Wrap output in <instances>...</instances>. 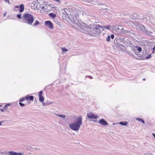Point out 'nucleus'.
I'll use <instances>...</instances> for the list:
<instances>
[{"mask_svg":"<svg viewBox=\"0 0 155 155\" xmlns=\"http://www.w3.org/2000/svg\"><path fill=\"white\" fill-rule=\"evenodd\" d=\"M98 123L100 124L105 126L109 124L104 119H101L98 121Z\"/></svg>","mask_w":155,"mask_h":155,"instance_id":"f8f14e48","label":"nucleus"},{"mask_svg":"<svg viewBox=\"0 0 155 155\" xmlns=\"http://www.w3.org/2000/svg\"><path fill=\"white\" fill-rule=\"evenodd\" d=\"M110 25H108L107 26H102V28H106L108 30H110Z\"/></svg>","mask_w":155,"mask_h":155,"instance_id":"a878e982","label":"nucleus"},{"mask_svg":"<svg viewBox=\"0 0 155 155\" xmlns=\"http://www.w3.org/2000/svg\"><path fill=\"white\" fill-rule=\"evenodd\" d=\"M45 26L48 27L51 29L53 28V25L50 21L48 20L45 21Z\"/></svg>","mask_w":155,"mask_h":155,"instance_id":"9d476101","label":"nucleus"},{"mask_svg":"<svg viewBox=\"0 0 155 155\" xmlns=\"http://www.w3.org/2000/svg\"><path fill=\"white\" fill-rule=\"evenodd\" d=\"M119 124L121 125L126 126L128 124V122L127 121H121L119 122Z\"/></svg>","mask_w":155,"mask_h":155,"instance_id":"412c9836","label":"nucleus"},{"mask_svg":"<svg viewBox=\"0 0 155 155\" xmlns=\"http://www.w3.org/2000/svg\"><path fill=\"white\" fill-rule=\"evenodd\" d=\"M43 104L44 105H47L48 104V103L47 104H45V103H43Z\"/></svg>","mask_w":155,"mask_h":155,"instance_id":"8fccbe9b","label":"nucleus"},{"mask_svg":"<svg viewBox=\"0 0 155 155\" xmlns=\"http://www.w3.org/2000/svg\"><path fill=\"white\" fill-rule=\"evenodd\" d=\"M21 14H19L18 15H17L16 16L17 18L19 19H21Z\"/></svg>","mask_w":155,"mask_h":155,"instance_id":"c85d7f7f","label":"nucleus"},{"mask_svg":"<svg viewBox=\"0 0 155 155\" xmlns=\"http://www.w3.org/2000/svg\"><path fill=\"white\" fill-rule=\"evenodd\" d=\"M140 28L141 31L144 32L147 35H151V34L153 33L152 32L148 31L143 25H141L140 26Z\"/></svg>","mask_w":155,"mask_h":155,"instance_id":"423d86ee","label":"nucleus"},{"mask_svg":"<svg viewBox=\"0 0 155 155\" xmlns=\"http://www.w3.org/2000/svg\"><path fill=\"white\" fill-rule=\"evenodd\" d=\"M16 8H17V9H18L19 8V12H22L24 9V5L23 4L20 5L19 6H16L14 7V10L15 11H18V9H16Z\"/></svg>","mask_w":155,"mask_h":155,"instance_id":"1a4fd4ad","label":"nucleus"},{"mask_svg":"<svg viewBox=\"0 0 155 155\" xmlns=\"http://www.w3.org/2000/svg\"><path fill=\"white\" fill-rule=\"evenodd\" d=\"M126 41L127 45H129V46L132 47L134 45L132 44V43L128 39H126Z\"/></svg>","mask_w":155,"mask_h":155,"instance_id":"aec40b11","label":"nucleus"},{"mask_svg":"<svg viewBox=\"0 0 155 155\" xmlns=\"http://www.w3.org/2000/svg\"><path fill=\"white\" fill-rule=\"evenodd\" d=\"M152 135H153L154 137L155 138V134L153 133H152Z\"/></svg>","mask_w":155,"mask_h":155,"instance_id":"a18cd8bd","label":"nucleus"},{"mask_svg":"<svg viewBox=\"0 0 155 155\" xmlns=\"http://www.w3.org/2000/svg\"><path fill=\"white\" fill-rule=\"evenodd\" d=\"M143 81H145V80H146V79H145V78H143Z\"/></svg>","mask_w":155,"mask_h":155,"instance_id":"3c124183","label":"nucleus"},{"mask_svg":"<svg viewBox=\"0 0 155 155\" xmlns=\"http://www.w3.org/2000/svg\"><path fill=\"white\" fill-rule=\"evenodd\" d=\"M5 0V2L7 3H8L9 4H10V2H9V0Z\"/></svg>","mask_w":155,"mask_h":155,"instance_id":"58836bf2","label":"nucleus"},{"mask_svg":"<svg viewBox=\"0 0 155 155\" xmlns=\"http://www.w3.org/2000/svg\"><path fill=\"white\" fill-rule=\"evenodd\" d=\"M8 153L10 155H22L21 153H17L15 152L10 151L8 152Z\"/></svg>","mask_w":155,"mask_h":155,"instance_id":"4468645a","label":"nucleus"},{"mask_svg":"<svg viewBox=\"0 0 155 155\" xmlns=\"http://www.w3.org/2000/svg\"><path fill=\"white\" fill-rule=\"evenodd\" d=\"M121 48V49L122 50H123V49H122V48Z\"/></svg>","mask_w":155,"mask_h":155,"instance_id":"bf43d9fd","label":"nucleus"},{"mask_svg":"<svg viewBox=\"0 0 155 155\" xmlns=\"http://www.w3.org/2000/svg\"><path fill=\"white\" fill-rule=\"evenodd\" d=\"M125 38H122L120 39V42H121L125 44L126 43V40H125Z\"/></svg>","mask_w":155,"mask_h":155,"instance_id":"5701e85b","label":"nucleus"},{"mask_svg":"<svg viewBox=\"0 0 155 155\" xmlns=\"http://www.w3.org/2000/svg\"><path fill=\"white\" fill-rule=\"evenodd\" d=\"M52 104V103H49L48 104Z\"/></svg>","mask_w":155,"mask_h":155,"instance_id":"6e6d98bb","label":"nucleus"},{"mask_svg":"<svg viewBox=\"0 0 155 155\" xmlns=\"http://www.w3.org/2000/svg\"><path fill=\"white\" fill-rule=\"evenodd\" d=\"M133 51L135 54H137L136 53V51L135 49H133Z\"/></svg>","mask_w":155,"mask_h":155,"instance_id":"de8ad7c7","label":"nucleus"},{"mask_svg":"<svg viewBox=\"0 0 155 155\" xmlns=\"http://www.w3.org/2000/svg\"><path fill=\"white\" fill-rule=\"evenodd\" d=\"M68 12L70 16H68V19L70 21L68 22V27L73 28L75 26H78V24L80 22L79 21H81L79 19L80 11L76 8L71 5L68 6ZM69 14L68 13V15Z\"/></svg>","mask_w":155,"mask_h":155,"instance_id":"f257e3e1","label":"nucleus"},{"mask_svg":"<svg viewBox=\"0 0 155 155\" xmlns=\"http://www.w3.org/2000/svg\"><path fill=\"white\" fill-rule=\"evenodd\" d=\"M110 38H111V39H113L114 38V34H111L110 35Z\"/></svg>","mask_w":155,"mask_h":155,"instance_id":"e433bc0d","label":"nucleus"},{"mask_svg":"<svg viewBox=\"0 0 155 155\" xmlns=\"http://www.w3.org/2000/svg\"><path fill=\"white\" fill-rule=\"evenodd\" d=\"M43 91H40L38 93L39 100L41 102H43L44 100V98L42 96Z\"/></svg>","mask_w":155,"mask_h":155,"instance_id":"ddd939ff","label":"nucleus"},{"mask_svg":"<svg viewBox=\"0 0 155 155\" xmlns=\"http://www.w3.org/2000/svg\"><path fill=\"white\" fill-rule=\"evenodd\" d=\"M102 28V26L99 25H91V34L97 35L101 33L100 28Z\"/></svg>","mask_w":155,"mask_h":155,"instance_id":"39448f33","label":"nucleus"},{"mask_svg":"<svg viewBox=\"0 0 155 155\" xmlns=\"http://www.w3.org/2000/svg\"><path fill=\"white\" fill-rule=\"evenodd\" d=\"M82 1H84L85 2H87V3H89V0H82Z\"/></svg>","mask_w":155,"mask_h":155,"instance_id":"ea45409f","label":"nucleus"},{"mask_svg":"<svg viewBox=\"0 0 155 155\" xmlns=\"http://www.w3.org/2000/svg\"><path fill=\"white\" fill-rule=\"evenodd\" d=\"M145 18L146 19H147V18H143V20H144Z\"/></svg>","mask_w":155,"mask_h":155,"instance_id":"5fc2aeb1","label":"nucleus"},{"mask_svg":"<svg viewBox=\"0 0 155 155\" xmlns=\"http://www.w3.org/2000/svg\"><path fill=\"white\" fill-rule=\"evenodd\" d=\"M2 123V122L0 121V125H2V124H1Z\"/></svg>","mask_w":155,"mask_h":155,"instance_id":"603ef678","label":"nucleus"},{"mask_svg":"<svg viewBox=\"0 0 155 155\" xmlns=\"http://www.w3.org/2000/svg\"><path fill=\"white\" fill-rule=\"evenodd\" d=\"M136 59H139V58H136Z\"/></svg>","mask_w":155,"mask_h":155,"instance_id":"13d9d810","label":"nucleus"},{"mask_svg":"<svg viewBox=\"0 0 155 155\" xmlns=\"http://www.w3.org/2000/svg\"><path fill=\"white\" fill-rule=\"evenodd\" d=\"M22 20L26 24L29 25H32L34 21V18L32 15L29 13H25L23 15Z\"/></svg>","mask_w":155,"mask_h":155,"instance_id":"20e7f679","label":"nucleus"},{"mask_svg":"<svg viewBox=\"0 0 155 155\" xmlns=\"http://www.w3.org/2000/svg\"><path fill=\"white\" fill-rule=\"evenodd\" d=\"M136 120L139 121L140 122L143 124H145V122L144 120L140 118H136Z\"/></svg>","mask_w":155,"mask_h":155,"instance_id":"6ab92c4d","label":"nucleus"},{"mask_svg":"<svg viewBox=\"0 0 155 155\" xmlns=\"http://www.w3.org/2000/svg\"><path fill=\"white\" fill-rule=\"evenodd\" d=\"M49 6L51 7L52 8H54L53 5L52 4H49Z\"/></svg>","mask_w":155,"mask_h":155,"instance_id":"37998d69","label":"nucleus"},{"mask_svg":"<svg viewBox=\"0 0 155 155\" xmlns=\"http://www.w3.org/2000/svg\"><path fill=\"white\" fill-rule=\"evenodd\" d=\"M49 15L50 17L53 18H54L56 17V15L52 13H50Z\"/></svg>","mask_w":155,"mask_h":155,"instance_id":"4be33fe9","label":"nucleus"},{"mask_svg":"<svg viewBox=\"0 0 155 155\" xmlns=\"http://www.w3.org/2000/svg\"><path fill=\"white\" fill-rule=\"evenodd\" d=\"M55 2H59V3H61V2L60 1V0H53Z\"/></svg>","mask_w":155,"mask_h":155,"instance_id":"79ce46f5","label":"nucleus"},{"mask_svg":"<svg viewBox=\"0 0 155 155\" xmlns=\"http://www.w3.org/2000/svg\"><path fill=\"white\" fill-rule=\"evenodd\" d=\"M6 13H4L3 14L4 17H5L6 16Z\"/></svg>","mask_w":155,"mask_h":155,"instance_id":"09e8293b","label":"nucleus"},{"mask_svg":"<svg viewBox=\"0 0 155 155\" xmlns=\"http://www.w3.org/2000/svg\"><path fill=\"white\" fill-rule=\"evenodd\" d=\"M123 30V32L125 34H129L130 35H134V33H133L131 32L130 31L127 30H124L123 28L121 29V31H122V30Z\"/></svg>","mask_w":155,"mask_h":155,"instance_id":"2eb2a0df","label":"nucleus"},{"mask_svg":"<svg viewBox=\"0 0 155 155\" xmlns=\"http://www.w3.org/2000/svg\"><path fill=\"white\" fill-rule=\"evenodd\" d=\"M2 106V105H0V107Z\"/></svg>","mask_w":155,"mask_h":155,"instance_id":"4d7b16f0","label":"nucleus"},{"mask_svg":"<svg viewBox=\"0 0 155 155\" xmlns=\"http://www.w3.org/2000/svg\"><path fill=\"white\" fill-rule=\"evenodd\" d=\"M82 123V117L80 116L77 117L74 122L69 124L70 128L72 130L78 131Z\"/></svg>","mask_w":155,"mask_h":155,"instance_id":"f03ea898","label":"nucleus"},{"mask_svg":"<svg viewBox=\"0 0 155 155\" xmlns=\"http://www.w3.org/2000/svg\"><path fill=\"white\" fill-rule=\"evenodd\" d=\"M85 78H90V79H92L93 78L91 76H90V75L86 76L85 77Z\"/></svg>","mask_w":155,"mask_h":155,"instance_id":"c9c22d12","label":"nucleus"},{"mask_svg":"<svg viewBox=\"0 0 155 155\" xmlns=\"http://www.w3.org/2000/svg\"><path fill=\"white\" fill-rule=\"evenodd\" d=\"M32 4L34 5V9L35 8L37 10H39L40 9V6H41V5L40 4L39 5V3L38 2V1L37 0H35L32 2Z\"/></svg>","mask_w":155,"mask_h":155,"instance_id":"6e6552de","label":"nucleus"},{"mask_svg":"<svg viewBox=\"0 0 155 155\" xmlns=\"http://www.w3.org/2000/svg\"><path fill=\"white\" fill-rule=\"evenodd\" d=\"M34 96L32 95L30 96L29 95H28L25 97V99L26 100H29L32 101L34 100Z\"/></svg>","mask_w":155,"mask_h":155,"instance_id":"dca6fc26","label":"nucleus"},{"mask_svg":"<svg viewBox=\"0 0 155 155\" xmlns=\"http://www.w3.org/2000/svg\"><path fill=\"white\" fill-rule=\"evenodd\" d=\"M153 155L152 154H146V155Z\"/></svg>","mask_w":155,"mask_h":155,"instance_id":"864d4df0","label":"nucleus"},{"mask_svg":"<svg viewBox=\"0 0 155 155\" xmlns=\"http://www.w3.org/2000/svg\"><path fill=\"white\" fill-rule=\"evenodd\" d=\"M153 51H152V53H153L155 51V46L153 47L152 48Z\"/></svg>","mask_w":155,"mask_h":155,"instance_id":"4c0bfd02","label":"nucleus"},{"mask_svg":"<svg viewBox=\"0 0 155 155\" xmlns=\"http://www.w3.org/2000/svg\"><path fill=\"white\" fill-rule=\"evenodd\" d=\"M68 9L66 8H65L63 9V15L62 18L64 19L66 21H67V19L68 18Z\"/></svg>","mask_w":155,"mask_h":155,"instance_id":"0eeeda50","label":"nucleus"},{"mask_svg":"<svg viewBox=\"0 0 155 155\" xmlns=\"http://www.w3.org/2000/svg\"><path fill=\"white\" fill-rule=\"evenodd\" d=\"M8 107L6 106V105H5V106L3 107V108L5 109H6Z\"/></svg>","mask_w":155,"mask_h":155,"instance_id":"a19ab883","label":"nucleus"},{"mask_svg":"<svg viewBox=\"0 0 155 155\" xmlns=\"http://www.w3.org/2000/svg\"><path fill=\"white\" fill-rule=\"evenodd\" d=\"M117 45L119 47H120V48H121V47H122L124 48H125V47L123 45H122L121 44H120V43H118Z\"/></svg>","mask_w":155,"mask_h":155,"instance_id":"cd10ccee","label":"nucleus"},{"mask_svg":"<svg viewBox=\"0 0 155 155\" xmlns=\"http://www.w3.org/2000/svg\"><path fill=\"white\" fill-rule=\"evenodd\" d=\"M90 2L89 3H91L93 5H95V3H98L99 2V1L98 0H89Z\"/></svg>","mask_w":155,"mask_h":155,"instance_id":"a211bd4d","label":"nucleus"},{"mask_svg":"<svg viewBox=\"0 0 155 155\" xmlns=\"http://www.w3.org/2000/svg\"><path fill=\"white\" fill-rule=\"evenodd\" d=\"M40 9L41 8V9L42 10V9H44V11H45V12H46L47 11L45 10L46 9H45V7L44 6H40Z\"/></svg>","mask_w":155,"mask_h":155,"instance_id":"72a5a7b5","label":"nucleus"},{"mask_svg":"<svg viewBox=\"0 0 155 155\" xmlns=\"http://www.w3.org/2000/svg\"><path fill=\"white\" fill-rule=\"evenodd\" d=\"M0 110L2 112L4 111L3 109H0Z\"/></svg>","mask_w":155,"mask_h":155,"instance_id":"49530a36","label":"nucleus"},{"mask_svg":"<svg viewBox=\"0 0 155 155\" xmlns=\"http://www.w3.org/2000/svg\"><path fill=\"white\" fill-rule=\"evenodd\" d=\"M19 104L20 106L22 107H24L25 106V104L22 103L21 102H19Z\"/></svg>","mask_w":155,"mask_h":155,"instance_id":"2f4dec72","label":"nucleus"},{"mask_svg":"<svg viewBox=\"0 0 155 155\" xmlns=\"http://www.w3.org/2000/svg\"><path fill=\"white\" fill-rule=\"evenodd\" d=\"M87 117L90 119H96L98 117V116L97 115H95L91 112L87 114Z\"/></svg>","mask_w":155,"mask_h":155,"instance_id":"9b49d317","label":"nucleus"},{"mask_svg":"<svg viewBox=\"0 0 155 155\" xmlns=\"http://www.w3.org/2000/svg\"><path fill=\"white\" fill-rule=\"evenodd\" d=\"M80 22L78 24V26H75L73 28L79 30L81 32L91 34V25L90 27L86 26L85 24L83 23L81 21H79Z\"/></svg>","mask_w":155,"mask_h":155,"instance_id":"7ed1b4c3","label":"nucleus"},{"mask_svg":"<svg viewBox=\"0 0 155 155\" xmlns=\"http://www.w3.org/2000/svg\"><path fill=\"white\" fill-rule=\"evenodd\" d=\"M135 48L136 50H137L138 51L139 53H140L142 51V48L140 46H136L135 47Z\"/></svg>","mask_w":155,"mask_h":155,"instance_id":"f3484780","label":"nucleus"},{"mask_svg":"<svg viewBox=\"0 0 155 155\" xmlns=\"http://www.w3.org/2000/svg\"><path fill=\"white\" fill-rule=\"evenodd\" d=\"M151 54H149L148 56H147L145 58L146 59H149L151 58Z\"/></svg>","mask_w":155,"mask_h":155,"instance_id":"c756f323","label":"nucleus"},{"mask_svg":"<svg viewBox=\"0 0 155 155\" xmlns=\"http://www.w3.org/2000/svg\"><path fill=\"white\" fill-rule=\"evenodd\" d=\"M110 36L109 35L108 36L107 39L106 41L108 42H109L110 41Z\"/></svg>","mask_w":155,"mask_h":155,"instance_id":"473e14b6","label":"nucleus"},{"mask_svg":"<svg viewBox=\"0 0 155 155\" xmlns=\"http://www.w3.org/2000/svg\"><path fill=\"white\" fill-rule=\"evenodd\" d=\"M98 5H105L106 6H107V5H106L105 3H98Z\"/></svg>","mask_w":155,"mask_h":155,"instance_id":"f704fd0d","label":"nucleus"},{"mask_svg":"<svg viewBox=\"0 0 155 155\" xmlns=\"http://www.w3.org/2000/svg\"><path fill=\"white\" fill-rule=\"evenodd\" d=\"M16 9H18L17 8H16Z\"/></svg>","mask_w":155,"mask_h":155,"instance_id":"052dcab7","label":"nucleus"},{"mask_svg":"<svg viewBox=\"0 0 155 155\" xmlns=\"http://www.w3.org/2000/svg\"><path fill=\"white\" fill-rule=\"evenodd\" d=\"M61 49L63 52L67 51H68V50L65 48H62Z\"/></svg>","mask_w":155,"mask_h":155,"instance_id":"7c9ffc66","label":"nucleus"},{"mask_svg":"<svg viewBox=\"0 0 155 155\" xmlns=\"http://www.w3.org/2000/svg\"><path fill=\"white\" fill-rule=\"evenodd\" d=\"M6 105L7 106H10L11 105V104L10 103H7V104H6Z\"/></svg>","mask_w":155,"mask_h":155,"instance_id":"c03bdc74","label":"nucleus"},{"mask_svg":"<svg viewBox=\"0 0 155 155\" xmlns=\"http://www.w3.org/2000/svg\"><path fill=\"white\" fill-rule=\"evenodd\" d=\"M65 68V70H66V67Z\"/></svg>","mask_w":155,"mask_h":155,"instance_id":"680f3d73","label":"nucleus"},{"mask_svg":"<svg viewBox=\"0 0 155 155\" xmlns=\"http://www.w3.org/2000/svg\"><path fill=\"white\" fill-rule=\"evenodd\" d=\"M25 99V97H23L21 98L19 100V102H22Z\"/></svg>","mask_w":155,"mask_h":155,"instance_id":"bb28decb","label":"nucleus"},{"mask_svg":"<svg viewBox=\"0 0 155 155\" xmlns=\"http://www.w3.org/2000/svg\"><path fill=\"white\" fill-rule=\"evenodd\" d=\"M39 24L40 25L41 24L40 22L38 20H36L35 21V22L34 24L33 25V26H36L38 25Z\"/></svg>","mask_w":155,"mask_h":155,"instance_id":"b1692460","label":"nucleus"},{"mask_svg":"<svg viewBox=\"0 0 155 155\" xmlns=\"http://www.w3.org/2000/svg\"><path fill=\"white\" fill-rule=\"evenodd\" d=\"M56 115L60 117H61V118H62L63 119H64L65 118H66V116L64 115H61V114H56Z\"/></svg>","mask_w":155,"mask_h":155,"instance_id":"393cba45","label":"nucleus"}]
</instances>
